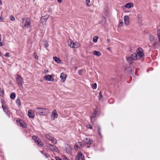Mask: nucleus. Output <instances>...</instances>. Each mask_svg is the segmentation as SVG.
Returning a JSON list of instances; mask_svg holds the SVG:
<instances>
[{
	"mask_svg": "<svg viewBox=\"0 0 160 160\" xmlns=\"http://www.w3.org/2000/svg\"><path fill=\"white\" fill-rule=\"evenodd\" d=\"M62 0H57L58 2L61 3L62 2Z\"/></svg>",
	"mask_w": 160,
	"mask_h": 160,
	"instance_id": "8fccbe9b",
	"label": "nucleus"
},
{
	"mask_svg": "<svg viewBox=\"0 0 160 160\" xmlns=\"http://www.w3.org/2000/svg\"><path fill=\"white\" fill-rule=\"evenodd\" d=\"M102 98V95L101 93V91H100V92H99V95L98 96V98L99 99H100Z\"/></svg>",
	"mask_w": 160,
	"mask_h": 160,
	"instance_id": "2f4dec72",
	"label": "nucleus"
},
{
	"mask_svg": "<svg viewBox=\"0 0 160 160\" xmlns=\"http://www.w3.org/2000/svg\"><path fill=\"white\" fill-rule=\"evenodd\" d=\"M35 112L37 114L40 115L46 116L49 112L48 109L42 108H36L34 110Z\"/></svg>",
	"mask_w": 160,
	"mask_h": 160,
	"instance_id": "f257e3e1",
	"label": "nucleus"
},
{
	"mask_svg": "<svg viewBox=\"0 0 160 160\" xmlns=\"http://www.w3.org/2000/svg\"><path fill=\"white\" fill-rule=\"evenodd\" d=\"M98 37L97 36H95L93 38V41L94 42H97L98 39Z\"/></svg>",
	"mask_w": 160,
	"mask_h": 160,
	"instance_id": "c756f323",
	"label": "nucleus"
},
{
	"mask_svg": "<svg viewBox=\"0 0 160 160\" xmlns=\"http://www.w3.org/2000/svg\"><path fill=\"white\" fill-rule=\"evenodd\" d=\"M158 32V41L160 43V29L158 30L157 31Z\"/></svg>",
	"mask_w": 160,
	"mask_h": 160,
	"instance_id": "bb28decb",
	"label": "nucleus"
},
{
	"mask_svg": "<svg viewBox=\"0 0 160 160\" xmlns=\"http://www.w3.org/2000/svg\"><path fill=\"white\" fill-rule=\"evenodd\" d=\"M84 141L86 143V145H85V146L87 148L89 147L90 145L93 142V141L89 138H85L84 139Z\"/></svg>",
	"mask_w": 160,
	"mask_h": 160,
	"instance_id": "423d86ee",
	"label": "nucleus"
},
{
	"mask_svg": "<svg viewBox=\"0 0 160 160\" xmlns=\"http://www.w3.org/2000/svg\"><path fill=\"white\" fill-rule=\"evenodd\" d=\"M58 116V114L56 112L55 109L53 110L52 112V115H51V118L54 119L55 118H57Z\"/></svg>",
	"mask_w": 160,
	"mask_h": 160,
	"instance_id": "9b49d317",
	"label": "nucleus"
},
{
	"mask_svg": "<svg viewBox=\"0 0 160 160\" xmlns=\"http://www.w3.org/2000/svg\"><path fill=\"white\" fill-rule=\"evenodd\" d=\"M2 107L3 111L6 113L8 115L9 114V112L8 110V108L7 106H5L4 103L2 102Z\"/></svg>",
	"mask_w": 160,
	"mask_h": 160,
	"instance_id": "f8f14e48",
	"label": "nucleus"
},
{
	"mask_svg": "<svg viewBox=\"0 0 160 160\" xmlns=\"http://www.w3.org/2000/svg\"><path fill=\"white\" fill-rule=\"evenodd\" d=\"M75 148H78V145H75Z\"/></svg>",
	"mask_w": 160,
	"mask_h": 160,
	"instance_id": "5fc2aeb1",
	"label": "nucleus"
},
{
	"mask_svg": "<svg viewBox=\"0 0 160 160\" xmlns=\"http://www.w3.org/2000/svg\"><path fill=\"white\" fill-rule=\"evenodd\" d=\"M92 54L96 56L99 57L101 55V53L98 51H94L92 52Z\"/></svg>",
	"mask_w": 160,
	"mask_h": 160,
	"instance_id": "aec40b11",
	"label": "nucleus"
},
{
	"mask_svg": "<svg viewBox=\"0 0 160 160\" xmlns=\"http://www.w3.org/2000/svg\"><path fill=\"white\" fill-rule=\"evenodd\" d=\"M16 102L18 106H21V103L20 100L19 98H18L17 99V100H16Z\"/></svg>",
	"mask_w": 160,
	"mask_h": 160,
	"instance_id": "393cba45",
	"label": "nucleus"
},
{
	"mask_svg": "<svg viewBox=\"0 0 160 160\" xmlns=\"http://www.w3.org/2000/svg\"><path fill=\"white\" fill-rule=\"evenodd\" d=\"M81 160H84V157H82V158H81Z\"/></svg>",
	"mask_w": 160,
	"mask_h": 160,
	"instance_id": "4d7b16f0",
	"label": "nucleus"
},
{
	"mask_svg": "<svg viewBox=\"0 0 160 160\" xmlns=\"http://www.w3.org/2000/svg\"><path fill=\"white\" fill-rule=\"evenodd\" d=\"M46 145L49 148L51 151L57 152H58V150L56 146L51 145L49 143H47Z\"/></svg>",
	"mask_w": 160,
	"mask_h": 160,
	"instance_id": "0eeeda50",
	"label": "nucleus"
},
{
	"mask_svg": "<svg viewBox=\"0 0 160 160\" xmlns=\"http://www.w3.org/2000/svg\"><path fill=\"white\" fill-rule=\"evenodd\" d=\"M109 42H110V40H109V39H108L107 40V42L108 43H109Z\"/></svg>",
	"mask_w": 160,
	"mask_h": 160,
	"instance_id": "864d4df0",
	"label": "nucleus"
},
{
	"mask_svg": "<svg viewBox=\"0 0 160 160\" xmlns=\"http://www.w3.org/2000/svg\"><path fill=\"white\" fill-rule=\"evenodd\" d=\"M16 94L15 93L13 92L10 94V98L12 99H14L15 98Z\"/></svg>",
	"mask_w": 160,
	"mask_h": 160,
	"instance_id": "a878e982",
	"label": "nucleus"
},
{
	"mask_svg": "<svg viewBox=\"0 0 160 160\" xmlns=\"http://www.w3.org/2000/svg\"><path fill=\"white\" fill-rule=\"evenodd\" d=\"M82 70H80L78 71V74L80 75H82Z\"/></svg>",
	"mask_w": 160,
	"mask_h": 160,
	"instance_id": "37998d69",
	"label": "nucleus"
},
{
	"mask_svg": "<svg viewBox=\"0 0 160 160\" xmlns=\"http://www.w3.org/2000/svg\"><path fill=\"white\" fill-rule=\"evenodd\" d=\"M53 59L54 61L58 63H59L61 62V61L60 59L56 57H53Z\"/></svg>",
	"mask_w": 160,
	"mask_h": 160,
	"instance_id": "5701e85b",
	"label": "nucleus"
},
{
	"mask_svg": "<svg viewBox=\"0 0 160 160\" xmlns=\"http://www.w3.org/2000/svg\"><path fill=\"white\" fill-rule=\"evenodd\" d=\"M40 152H41L42 154H43V151H40Z\"/></svg>",
	"mask_w": 160,
	"mask_h": 160,
	"instance_id": "13d9d810",
	"label": "nucleus"
},
{
	"mask_svg": "<svg viewBox=\"0 0 160 160\" xmlns=\"http://www.w3.org/2000/svg\"><path fill=\"white\" fill-rule=\"evenodd\" d=\"M98 132L100 136L102 138V135L101 133V128L99 127H98Z\"/></svg>",
	"mask_w": 160,
	"mask_h": 160,
	"instance_id": "b1692460",
	"label": "nucleus"
},
{
	"mask_svg": "<svg viewBox=\"0 0 160 160\" xmlns=\"http://www.w3.org/2000/svg\"><path fill=\"white\" fill-rule=\"evenodd\" d=\"M51 160H54L53 159H52Z\"/></svg>",
	"mask_w": 160,
	"mask_h": 160,
	"instance_id": "680f3d73",
	"label": "nucleus"
},
{
	"mask_svg": "<svg viewBox=\"0 0 160 160\" xmlns=\"http://www.w3.org/2000/svg\"><path fill=\"white\" fill-rule=\"evenodd\" d=\"M22 26L23 27H26L27 28H31L30 20L28 18H22Z\"/></svg>",
	"mask_w": 160,
	"mask_h": 160,
	"instance_id": "f03ea898",
	"label": "nucleus"
},
{
	"mask_svg": "<svg viewBox=\"0 0 160 160\" xmlns=\"http://www.w3.org/2000/svg\"><path fill=\"white\" fill-rule=\"evenodd\" d=\"M79 43L78 42H73L72 45H71V48H77L79 47Z\"/></svg>",
	"mask_w": 160,
	"mask_h": 160,
	"instance_id": "a211bd4d",
	"label": "nucleus"
},
{
	"mask_svg": "<svg viewBox=\"0 0 160 160\" xmlns=\"http://www.w3.org/2000/svg\"><path fill=\"white\" fill-rule=\"evenodd\" d=\"M127 62L130 64H132V62L131 59L129 57H128L126 59Z\"/></svg>",
	"mask_w": 160,
	"mask_h": 160,
	"instance_id": "c85d7f7f",
	"label": "nucleus"
},
{
	"mask_svg": "<svg viewBox=\"0 0 160 160\" xmlns=\"http://www.w3.org/2000/svg\"><path fill=\"white\" fill-rule=\"evenodd\" d=\"M123 21L122 20H119V26H122L123 25Z\"/></svg>",
	"mask_w": 160,
	"mask_h": 160,
	"instance_id": "a19ab883",
	"label": "nucleus"
},
{
	"mask_svg": "<svg viewBox=\"0 0 160 160\" xmlns=\"http://www.w3.org/2000/svg\"><path fill=\"white\" fill-rule=\"evenodd\" d=\"M73 69H75V70H76L77 69V67H76V66H74L73 67Z\"/></svg>",
	"mask_w": 160,
	"mask_h": 160,
	"instance_id": "3c124183",
	"label": "nucleus"
},
{
	"mask_svg": "<svg viewBox=\"0 0 160 160\" xmlns=\"http://www.w3.org/2000/svg\"><path fill=\"white\" fill-rule=\"evenodd\" d=\"M86 128H88L91 129L92 128V127L90 124H88L86 125Z\"/></svg>",
	"mask_w": 160,
	"mask_h": 160,
	"instance_id": "473e14b6",
	"label": "nucleus"
},
{
	"mask_svg": "<svg viewBox=\"0 0 160 160\" xmlns=\"http://www.w3.org/2000/svg\"><path fill=\"white\" fill-rule=\"evenodd\" d=\"M46 137L49 141H51V142L54 144H56L57 143V140L53 137L50 136L49 135H47Z\"/></svg>",
	"mask_w": 160,
	"mask_h": 160,
	"instance_id": "6e6552de",
	"label": "nucleus"
},
{
	"mask_svg": "<svg viewBox=\"0 0 160 160\" xmlns=\"http://www.w3.org/2000/svg\"><path fill=\"white\" fill-rule=\"evenodd\" d=\"M16 83L19 86H22V84L23 83V78L21 76L19 75H17L16 78Z\"/></svg>",
	"mask_w": 160,
	"mask_h": 160,
	"instance_id": "39448f33",
	"label": "nucleus"
},
{
	"mask_svg": "<svg viewBox=\"0 0 160 160\" xmlns=\"http://www.w3.org/2000/svg\"><path fill=\"white\" fill-rule=\"evenodd\" d=\"M152 47L154 48H156L159 45V44L156 42H155L153 43H152Z\"/></svg>",
	"mask_w": 160,
	"mask_h": 160,
	"instance_id": "412c9836",
	"label": "nucleus"
},
{
	"mask_svg": "<svg viewBox=\"0 0 160 160\" xmlns=\"http://www.w3.org/2000/svg\"><path fill=\"white\" fill-rule=\"evenodd\" d=\"M16 124L18 126H20L23 128L26 127V125L23 121H16Z\"/></svg>",
	"mask_w": 160,
	"mask_h": 160,
	"instance_id": "9d476101",
	"label": "nucleus"
},
{
	"mask_svg": "<svg viewBox=\"0 0 160 160\" xmlns=\"http://www.w3.org/2000/svg\"><path fill=\"white\" fill-rule=\"evenodd\" d=\"M154 40V38L153 36L151 35L150 36V40L151 41H153ZM151 43H152V42H151Z\"/></svg>",
	"mask_w": 160,
	"mask_h": 160,
	"instance_id": "72a5a7b5",
	"label": "nucleus"
},
{
	"mask_svg": "<svg viewBox=\"0 0 160 160\" xmlns=\"http://www.w3.org/2000/svg\"><path fill=\"white\" fill-rule=\"evenodd\" d=\"M67 77V75L66 74L62 72L61 73L60 75V78H61V82H64L65 81L66 78Z\"/></svg>",
	"mask_w": 160,
	"mask_h": 160,
	"instance_id": "ddd939ff",
	"label": "nucleus"
},
{
	"mask_svg": "<svg viewBox=\"0 0 160 160\" xmlns=\"http://www.w3.org/2000/svg\"><path fill=\"white\" fill-rule=\"evenodd\" d=\"M33 56L34 57V58L38 60V56L37 55L36 53H33Z\"/></svg>",
	"mask_w": 160,
	"mask_h": 160,
	"instance_id": "c9c22d12",
	"label": "nucleus"
},
{
	"mask_svg": "<svg viewBox=\"0 0 160 160\" xmlns=\"http://www.w3.org/2000/svg\"><path fill=\"white\" fill-rule=\"evenodd\" d=\"M142 17V16L140 14H138L137 15V17L139 19H140Z\"/></svg>",
	"mask_w": 160,
	"mask_h": 160,
	"instance_id": "79ce46f5",
	"label": "nucleus"
},
{
	"mask_svg": "<svg viewBox=\"0 0 160 160\" xmlns=\"http://www.w3.org/2000/svg\"><path fill=\"white\" fill-rule=\"evenodd\" d=\"M43 154L45 156V157L46 158H48V157L47 156V155L44 153H43Z\"/></svg>",
	"mask_w": 160,
	"mask_h": 160,
	"instance_id": "603ef678",
	"label": "nucleus"
},
{
	"mask_svg": "<svg viewBox=\"0 0 160 160\" xmlns=\"http://www.w3.org/2000/svg\"><path fill=\"white\" fill-rule=\"evenodd\" d=\"M0 19H1L2 18H1V17H0Z\"/></svg>",
	"mask_w": 160,
	"mask_h": 160,
	"instance_id": "bf43d9fd",
	"label": "nucleus"
},
{
	"mask_svg": "<svg viewBox=\"0 0 160 160\" xmlns=\"http://www.w3.org/2000/svg\"><path fill=\"white\" fill-rule=\"evenodd\" d=\"M48 71L47 70H45L44 72V73H48Z\"/></svg>",
	"mask_w": 160,
	"mask_h": 160,
	"instance_id": "09e8293b",
	"label": "nucleus"
},
{
	"mask_svg": "<svg viewBox=\"0 0 160 160\" xmlns=\"http://www.w3.org/2000/svg\"><path fill=\"white\" fill-rule=\"evenodd\" d=\"M97 84L96 83H94L93 84H92V88L93 89H95L97 88Z\"/></svg>",
	"mask_w": 160,
	"mask_h": 160,
	"instance_id": "7c9ffc66",
	"label": "nucleus"
},
{
	"mask_svg": "<svg viewBox=\"0 0 160 160\" xmlns=\"http://www.w3.org/2000/svg\"><path fill=\"white\" fill-rule=\"evenodd\" d=\"M136 52L137 53L135 54L138 59H140L144 55L143 50L141 48H138Z\"/></svg>",
	"mask_w": 160,
	"mask_h": 160,
	"instance_id": "7ed1b4c3",
	"label": "nucleus"
},
{
	"mask_svg": "<svg viewBox=\"0 0 160 160\" xmlns=\"http://www.w3.org/2000/svg\"><path fill=\"white\" fill-rule=\"evenodd\" d=\"M107 49L109 51H111V47H108L107 48Z\"/></svg>",
	"mask_w": 160,
	"mask_h": 160,
	"instance_id": "de8ad7c7",
	"label": "nucleus"
},
{
	"mask_svg": "<svg viewBox=\"0 0 160 160\" xmlns=\"http://www.w3.org/2000/svg\"><path fill=\"white\" fill-rule=\"evenodd\" d=\"M5 56L6 57H9V53H6L5 54Z\"/></svg>",
	"mask_w": 160,
	"mask_h": 160,
	"instance_id": "c03bdc74",
	"label": "nucleus"
},
{
	"mask_svg": "<svg viewBox=\"0 0 160 160\" xmlns=\"http://www.w3.org/2000/svg\"><path fill=\"white\" fill-rule=\"evenodd\" d=\"M28 115L30 118H32L34 117V114L32 112V110H29L28 111Z\"/></svg>",
	"mask_w": 160,
	"mask_h": 160,
	"instance_id": "dca6fc26",
	"label": "nucleus"
},
{
	"mask_svg": "<svg viewBox=\"0 0 160 160\" xmlns=\"http://www.w3.org/2000/svg\"><path fill=\"white\" fill-rule=\"evenodd\" d=\"M128 57L129 58L131 59V60H136L138 59L137 57V55L135 53L131 55L130 57Z\"/></svg>",
	"mask_w": 160,
	"mask_h": 160,
	"instance_id": "f3484780",
	"label": "nucleus"
},
{
	"mask_svg": "<svg viewBox=\"0 0 160 160\" xmlns=\"http://www.w3.org/2000/svg\"><path fill=\"white\" fill-rule=\"evenodd\" d=\"M17 120H18V119H17ZM19 120H20V119H19Z\"/></svg>",
	"mask_w": 160,
	"mask_h": 160,
	"instance_id": "e2e57ef3",
	"label": "nucleus"
},
{
	"mask_svg": "<svg viewBox=\"0 0 160 160\" xmlns=\"http://www.w3.org/2000/svg\"><path fill=\"white\" fill-rule=\"evenodd\" d=\"M97 113L96 111H95V112H94V115H93L92 117H93V118L95 117V115H96V114Z\"/></svg>",
	"mask_w": 160,
	"mask_h": 160,
	"instance_id": "49530a36",
	"label": "nucleus"
},
{
	"mask_svg": "<svg viewBox=\"0 0 160 160\" xmlns=\"http://www.w3.org/2000/svg\"><path fill=\"white\" fill-rule=\"evenodd\" d=\"M125 7L128 8H129L133 7V4L132 3H129L125 5Z\"/></svg>",
	"mask_w": 160,
	"mask_h": 160,
	"instance_id": "4be33fe9",
	"label": "nucleus"
},
{
	"mask_svg": "<svg viewBox=\"0 0 160 160\" xmlns=\"http://www.w3.org/2000/svg\"><path fill=\"white\" fill-rule=\"evenodd\" d=\"M44 79L48 81H53L54 79L51 75H46L44 77Z\"/></svg>",
	"mask_w": 160,
	"mask_h": 160,
	"instance_id": "1a4fd4ad",
	"label": "nucleus"
},
{
	"mask_svg": "<svg viewBox=\"0 0 160 160\" xmlns=\"http://www.w3.org/2000/svg\"><path fill=\"white\" fill-rule=\"evenodd\" d=\"M4 94V91L0 88V96H2Z\"/></svg>",
	"mask_w": 160,
	"mask_h": 160,
	"instance_id": "f704fd0d",
	"label": "nucleus"
},
{
	"mask_svg": "<svg viewBox=\"0 0 160 160\" xmlns=\"http://www.w3.org/2000/svg\"><path fill=\"white\" fill-rule=\"evenodd\" d=\"M62 158L64 160H69L65 156L62 155Z\"/></svg>",
	"mask_w": 160,
	"mask_h": 160,
	"instance_id": "4c0bfd02",
	"label": "nucleus"
},
{
	"mask_svg": "<svg viewBox=\"0 0 160 160\" xmlns=\"http://www.w3.org/2000/svg\"><path fill=\"white\" fill-rule=\"evenodd\" d=\"M124 23L125 24L128 25L129 23V20L128 16L127 15H126L124 17Z\"/></svg>",
	"mask_w": 160,
	"mask_h": 160,
	"instance_id": "4468645a",
	"label": "nucleus"
},
{
	"mask_svg": "<svg viewBox=\"0 0 160 160\" xmlns=\"http://www.w3.org/2000/svg\"><path fill=\"white\" fill-rule=\"evenodd\" d=\"M0 19H1L2 18H1V17H0Z\"/></svg>",
	"mask_w": 160,
	"mask_h": 160,
	"instance_id": "052dcab7",
	"label": "nucleus"
},
{
	"mask_svg": "<svg viewBox=\"0 0 160 160\" xmlns=\"http://www.w3.org/2000/svg\"><path fill=\"white\" fill-rule=\"evenodd\" d=\"M86 2V5L88 7L90 6V5L89 4V3H90V0H85Z\"/></svg>",
	"mask_w": 160,
	"mask_h": 160,
	"instance_id": "e433bc0d",
	"label": "nucleus"
},
{
	"mask_svg": "<svg viewBox=\"0 0 160 160\" xmlns=\"http://www.w3.org/2000/svg\"><path fill=\"white\" fill-rule=\"evenodd\" d=\"M44 46L45 48H47L48 46V44L47 42H44Z\"/></svg>",
	"mask_w": 160,
	"mask_h": 160,
	"instance_id": "58836bf2",
	"label": "nucleus"
},
{
	"mask_svg": "<svg viewBox=\"0 0 160 160\" xmlns=\"http://www.w3.org/2000/svg\"><path fill=\"white\" fill-rule=\"evenodd\" d=\"M2 1L1 0H0V4L2 5Z\"/></svg>",
	"mask_w": 160,
	"mask_h": 160,
	"instance_id": "6e6d98bb",
	"label": "nucleus"
},
{
	"mask_svg": "<svg viewBox=\"0 0 160 160\" xmlns=\"http://www.w3.org/2000/svg\"><path fill=\"white\" fill-rule=\"evenodd\" d=\"M84 157V156L82 154L81 152H79L76 157L75 160H80L82 157Z\"/></svg>",
	"mask_w": 160,
	"mask_h": 160,
	"instance_id": "2eb2a0df",
	"label": "nucleus"
},
{
	"mask_svg": "<svg viewBox=\"0 0 160 160\" xmlns=\"http://www.w3.org/2000/svg\"><path fill=\"white\" fill-rule=\"evenodd\" d=\"M55 159L56 160H62V159L58 157H55Z\"/></svg>",
	"mask_w": 160,
	"mask_h": 160,
	"instance_id": "a18cd8bd",
	"label": "nucleus"
},
{
	"mask_svg": "<svg viewBox=\"0 0 160 160\" xmlns=\"http://www.w3.org/2000/svg\"><path fill=\"white\" fill-rule=\"evenodd\" d=\"M73 42H74L72 41V40L70 39H69L68 41V44L71 47V45H72V44Z\"/></svg>",
	"mask_w": 160,
	"mask_h": 160,
	"instance_id": "cd10ccee",
	"label": "nucleus"
},
{
	"mask_svg": "<svg viewBox=\"0 0 160 160\" xmlns=\"http://www.w3.org/2000/svg\"><path fill=\"white\" fill-rule=\"evenodd\" d=\"M48 17H42L41 18L40 21L41 23H43L44 22L47 21Z\"/></svg>",
	"mask_w": 160,
	"mask_h": 160,
	"instance_id": "6ab92c4d",
	"label": "nucleus"
},
{
	"mask_svg": "<svg viewBox=\"0 0 160 160\" xmlns=\"http://www.w3.org/2000/svg\"><path fill=\"white\" fill-rule=\"evenodd\" d=\"M10 19L12 21H14L15 20L14 18L12 16H10Z\"/></svg>",
	"mask_w": 160,
	"mask_h": 160,
	"instance_id": "ea45409f",
	"label": "nucleus"
},
{
	"mask_svg": "<svg viewBox=\"0 0 160 160\" xmlns=\"http://www.w3.org/2000/svg\"><path fill=\"white\" fill-rule=\"evenodd\" d=\"M32 138L35 142L38 144V146L41 147H42L43 146L42 141L36 136L33 135L32 137Z\"/></svg>",
	"mask_w": 160,
	"mask_h": 160,
	"instance_id": "20e7f679",
	"label": "nucleus"
}]
</instances>
